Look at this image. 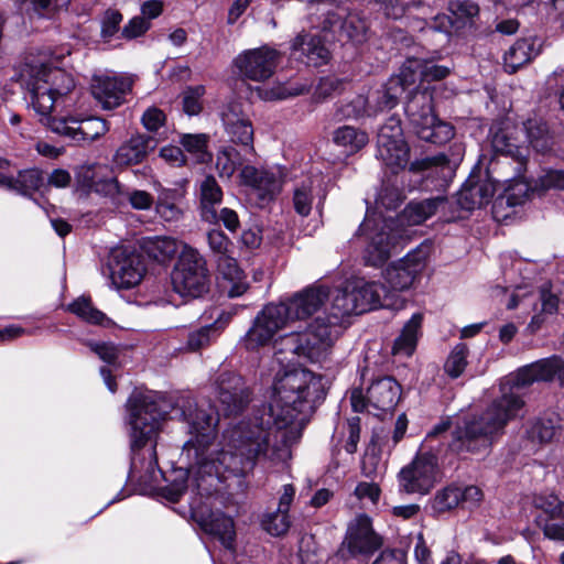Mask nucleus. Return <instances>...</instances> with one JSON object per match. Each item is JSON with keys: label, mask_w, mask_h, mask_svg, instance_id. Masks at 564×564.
I'll return each instance as SVG.
<instances>
[{"label": "nucleus", "mask_w": 564, "mask_h": 564, "mask_svg": "<svg viewBox=\"0 0 564 564\" xmlns=\"http://www.w3.org/2000/svg\"><path fill=\"white\" fill-rule=\"evenodd\" d=\"M151 141L149 137L142 134L132 135L118 148L113 155V163L121 167L140 163L147 156Z\"/></svg>", "instance_id": "nucleus-33"}, {"label": "nucleus", "mask_w": 564, "mask_h": 564, "mask_svg": "<svg viewBox=\"0 0 564 564\" xmlns=\"http://www.w3.org/2000/svg\"><path fill=\"white\" fill-rule=\"evenodd\" d=\"M401 398V387L391 377H381L371 382L364 394L359 388L350 392V403L355 412L371 410L388 412L394 409Z\"/></svg>", "instance_id": "nucleus-12"}, {"label": "nucleus", "mask_w": 564, "mask_h": 564, "mask_svg": "<svg viewBox=\"0 0 564 564\" xmlns=\"http://www.w3.org/2000/svg\"><path fill=\"white\" fill-rule=\"evenodd\" d=\"M422 322V313H414L411 316L404 324L401 334L394 340L392 347L393 355L410 357L414 352L417 339L421 335Z\"/></svg>", "instance_id": "nucleus-35"}, {"label": "nucleus", "mask_w": 564, "mask_h": 564, "mask_svg": "<svg viewBox=\"0 0 564 564\" xmlns=\"http://www.w3.org/2000/svg\"><path fill=\"white\" fill-rule=\"evenodd\" d=\"M45 184L43 173L39 169H28L20 171L18 175L13 176V186L11 191L31 196L36 191L41 189Z\"/></svg>", "instance_id": "nucleus-43"}, {"label": "nucleus", "mask_w": 564, "mask_h": 564, "mask_svg": "<svg viewBox=\"0 0 564 564\" xmlns=\"http://www.w3.org/2000/svg\"><path fill=\"white\" fill-rule=\"evenodd\" d=\"M523 405V400L517 393H503L481 414L465 419L456 425L448 451L459 456L487 451L494 437L502 432L510 420L518 416Z\"/></svg>", "instance_id": "nucleus-6"}, {"label": "nucleus", "mask_w": 564, "mask_h": 564, "mask_svg": "<svg viewBox=\"0 0 564 564\" xmlns=\"http://www.w3.org/2000/svg\"><path fill=\"white\" fill-rule=\"evenodd\" d=\"M329 295L327 288L313 285L275 304L278 307L285 310L283 317L288 325H290L292 322L304 321L311 317L324 305Z\"/></svg>", "instance_id": "nucleus-19"}, {"label": "nucleus", "mask_w": 564, "mask_h": 564, "mask_svg": "<svg viewBox=\"0 0 564 564\" xmlns=\"http://www.w3.org/2000/svg\"><path fill=\"white\" fill-rule=\"evenodd\" d=\"M445 204L446 198L443 196L411 202L397 219L367 212L365 220L357 231V235H365L369 240L365 251L366 262L371 265H380L386 262L404 236L403 231L398 228L399 226L421 225Z\"/></svg>", "instance_id": "nucleus-5"}, {"label": "nucleus", "mask_w": 564, "mask_h": 564, "mask_svg": "<svg viewBox=\"0 0 564 564\" xmlns=\"http://www.w3.org/2000/svg\"><path fill=\"white\" fill-rule=\"evenodd\" d=\"M354 492L359 500H369L372 505H377L381 495V489L375 479H372V481L359 482Z\"/></svg>", "instance_id": "nucleus-61"}, {"label": "nucleus", "mask_w": 564, "mask_h": 564, "mask_svg": "<svg viewBox=\"0 0 564 564\" xmlns=\"http://www.w3.org/2000/svg\"><path fill=\"white\" fill-rule=\"evenodd\" d=\"M291 54L308 66H321L328 62L329 52L317 34L299 33L291 43Z\"/></svg>", "instance_id": "nucleus-27"}, {"label": "nucleus", "mask_w": 564, "mask_h": 564, "mask_svg": "<svg viewBox=\"0 0 564 564\" xmlns=\"http://www.w3.org/2000/svg\"><path fill=\"white\" fill-rule=\"evenodd\" d=\"M131 88L132 79L128 76H95L91 94L102 109L112 110L126 101Z\"/></svg>", "instance_id": "nucleus-24"}, {"label": "nucleus", "mask_w": 564, "mask_h": 564, "mask_svg": "<svg viewBox=\"0 0 564 564\" xmlns=\"http://www.w3.org/2000/svg\"><path fill=\"white\" fill-rule=\"evenodd\" d=\"M332 140L344 154L349 156L358 153L369 143V135L358 127L345 124L334 130Z\"/></svg>", "instance_id": "nucleus-34"}, {"label": "nucleus", "mask_w": 564, "mask_h": 564, "mask_svg": "<svg viewBox=\"0 0 564 564\" xmlns=\"http://www.w3.org/2000/svg\"><path fill=\"white\" fill-rule=\"evenodd\" d=\"M173 192H163L160 194L155 204V212L164 221H177L183 216L182 208L174 202Z\"/></svg>", "instance_id": "nucleus-49"}, {"label": "nucleus", "mask_w": 564, "mask_h": 564, "mask_svg": "<svg viewBox=\"0 0 564 564\" xmlns=\"http://www.w3.org/2000/svg\"><path fill=\"white\" fill-rule=\"evenodd\" d=\"M410 158V148L404 139L389 140L377 135V159L393 172L403 170Z\"/></svg>", "instance_id": "nucleus-29"}, {"label": "nucleus", "mask_w": 564, "mask_h": 564, "mask_svg": "<svg viewBox=\"0 0 564 564\" xmlns=\"http://www.w3.org/2000/svg\"><path fill=\"white\" fill-rule=\"evenodd\" d=\"M391 305L390 292L386 285L364 279L348 282L333 293L325 315L313 318L304 332L292 333L282 338L283 349L275 352V358L282 362L280 355L285 350L311 362H322L332 354L335 343L346 328L347 317Z\"/></svg>", "instance_id": "nucleus-2"}, {"label": "nucleus", "mask_w": 564, "mask_h": 564, "mask_svg": "<svg viewBox=\"0 0 564 564\" xmlns=\"http://www.w3.org/2000/svg\"><path fill=\"white\" fill-rule=\"evenodd\" d=\"M285 310L278 307L275 303L265 305L254 317L248 332L241 337L240 346L254 351L268 346L276 333L289 326L284 319Z\"/></svg>", "instance_id": "nucleus-14"}, {"label": "nucleus", "mask_w": 564, "mask_h": 564, "mask_svg": "<svg viewBox=\"0 0 564 564\" xmlns=\"http://www.w3.org/2000/svg\"><path fill=\"white\" fill-rule=\"evenodd\" d=\"M169 406L165 398L153 391H133L126 403V424L133 453L129 477L151 490L159 487L164 474L158 465L155 446L142 448L156 437L160 422L169 415Z\"/></svg>", "instance_id": "nucleus-4"}, {"label": "nucleus", "mask_w": 564, "mask_h": 564, "mask_svg": "<svg viewBox=\"0 0 564 564\" xmlns=\"http://www.w3.org/2000/svg\"><path fill=\"white\" fill-rule=\"evenodd\" d=\"M543 532L549 539L564 540V512L550 516L543 527Z\"/></svg>", "instance_id": "nucleus-63"}, {"label": "nucleus", "mask_w": 564, "mask_h": 564, "mask_svg": "<svg viewBox=\"0 0 564 564\" xmlns=\"http://www.w3.org/2000/svg\"><path fill=\"white\" fill-rule=\"evenodd\" d=\"M205 532L217 538L228 550H234L236 536L234 520L223 512H212L208 519L202 522Z\"/></svg>", "instance_id": "nucleus-37"}, {"label": "nucleus", "mask_w": 564, "mask_h": 564, "mask_svg": "<svg viewBox=\"0 0 564 564\" xmlns=\"http://www.w3.org/2000/svg\"><path fill=\"white\" fill-rule=\"evenodd\" d=\"M234 313L223 312L214 324L204 326L188 335L187 346L191 350H198L208 346L228 325Z\"/></svg>", "instance_id": "nucleus-40"}, {"label": "nucleus", "mask_w": 564, "mask_h": 564, "mask_svg": "<svg viewBox=\"0 0 564 564\" xmlns=\"http://www.w3.org/2000/svg\"><path fill=\"white\" fill-rule=\"evenodd\" d=\"M208 142L209 135L206 133L182 134L180 139L181 145L197 163H204L210 160Z\"/></svg>", "instance_id": "nucleus-44"}, {"label": "nucleus", "mask_w": 564, "mask_h": 564, "mask_svg": "<svg viewBox=\"0 0 564 564\" xmlns=\"http://www.w3.org/2000/svg\"><path fill=\"white\" fill-rule=\"evenodd\" d=\"M216 393L225 415L240 413L250 402V390L245 380L234 372L219 375L216 380Z\"/></svg>", "instance_id": "nucleus-22"}, {"label": "nucleus", "mask_w": 564, "mask_h": 564, "mask_svg": "<svg viewBox=\"0 0 564 564\" xmlns=\"http://www.w3.org/2000/svg\"><path fill=\"white\" fill-rule=\"evenodd\" d=\"M460 489L446 487L436 492L432 500V509L437 513L448 511L460 502Z\"/></svg>", "instance_id": "nucleus-50"}, {"label": "nucleus", "mask_w": 564, "mask_h": 564, "mask_svg": "<svg viewBox=\"0 0 564 564\" xmlns=\"http://www.w3.org/2000/svg\"><path fill=\"white\" fill-rule=\"evenodd\" d=\"M95 191L110 197L116 204H122L124 187L115 177L95 183Z\"/></svg>", "instance_id": "nucleus-54"}, {"label": "nucleus", "mask_w": 564, "mask_h": 564, "mask_svg": "<svg viewBox=\"0 0 564 564\" xmlns=\"http://www.w3.org/2000/svg\"><path fill=\"white\" fill-rule=\"evenodd\" d=\"M368 31V22L358 13H348L344 21L339 23L340 36L354 44L364 43L367 40Z\"/></svg>", "instance_id": "nucleus-42"}, {"label": "nucleus", "mask_w": 564, "mask_h": 564, "mask_svg": "<svg viewBox=\"0 0 564 564\" xmlns=\"http://www.w3.org/2000/svg\"><path fill=\"white\" fill-rule=\"evenodd\" d=\"M111 284L116 289L129 290L137 286L145 274V265L140 254L117 249L109 262Z\"/></svg>", "instance_id": "nucleus-20"}, {"label": "nucleus", "mask_w": 564, "mask_h": 564, "mask_svg": "<svg viewBox=\"0 0 564 564\" xmlns=\"http://www.w3.org/2000/svg\"><path fill=\"white\" fill-rule=\"evenodd\" d=\"M281 54L278 50L263 45L246 50L234 61L241 77L254 82L269 79L275 72Z\"/></svg>", "instance_id": "nucleus-16"}, {"label": "nucleus", "mask_w": 564, "mask_h": 564, "mask_svg": "<svg viewBox=\"0 0 564 564\" xmlns=\"http://www.w3.org/2000/svg\"><path fill=\"white\" fill-rule=\"evenodd\" d=\"M404 112L413 132L423 141L442 145L454 137L453 126L434 115L433 95L427 88L411 91Z\"/></svg>", "instance_id": "nucleus-7"}, {"label": "nucleus", "mask_w": 564, "mask_h": 564, "mask_svg": "<svg viewBox=\"0 0 564 564\" xmlns=\"http://www.w3.org/2000/svg\"><path fill=\"white\" fill-rule=\"evenodd\" d=\"M122 22V14L115 9H108L101 20V37L109 41L118 31Z\"/></svg>", "instance_id": "nucleus-56"}, {"label": "nucleus", "mask_w": 564, "mask_h": 564, "mask_svg": "<svg viewBox=\"0 0 564 564\" xmlns=\"http://www.w3.org/2000/svg\"><path fill=\"white\" fill-rule=\"evenodd\" d=\"M560 427V417L552 414L538 419L528 431V435L532 441L547 443L554 438Z\"/></svg>", "instance_id": "nucleus-45"}, {"label": "nucleus", "mask_w": 564, "mask_h": 564, "mask_svg": "<svg viewBox=\"0 0 564 564\" xmlns=\"http://www.w3.org/2000/svg\"><path fill=\"white\" fill-rule=\"evenodd\" d=\"M539 191L564 189V170H550L539 177Z\"/></svg>", "instance_id": "nucleus-60"}, {"label": "nucleus", "mask_w": 564, "mask_h": 564, "mask_svg": "<svg viewBox=\"0 0 564 564\" xmlns=\"http://www.w3.org/2000/svg\"><path fill=\"white\" fill-rule=\"evenodd\" d=\"M507 122L517 129L513 133L516 140L511 139V142L525 148L528 151V147L523 145V143L527 142L528 145H530L534 151L539 153H545L552 149L553 135L547 123L542 118H529L522 123V128H518L510 120L506 119L494 129L492 134L497 130L501 129Z\"/></svg>", "instance_id": "nucleus-23"}, {"label": "nucleus", "mask_w": 564, "mask_h": 564, "mask_svg": "<svg viewBox=\"0 0 564 564\" xmlns=\"http://www.w3.org/2000/svg\"><path fill=\"white\" fill-rule=\"evenodd\" d=\"M68 310L90 324H104L107 319L106 315L93 306L89 299L82 296L68 305Z\"/></svg>", "instance_id": "nucleus-48"}, {"label": "nucleus", "mask_w": 564, "mask_h": 564, "mask_svg": "<svg viewBox=\"0 0 564 564\" xmlns=\"http://www.w3.org/2000/svg\"><path fill=\"white\" fill-rule=\"evenodd\" d=\"M448 9L457 19H469L478 14V6L470 0H454L449 2Z\"/></svg>", "instance_id": "nucleus-59"}, {"label": "nucleus", "mask_w": 564, "mask_h": 564, "mask_svg": "<svg viewBox=\"0 0 564 564\" xmlns=\"http://www.w3.org/2000/svg\"><path fill=\"white\" fill-rule=\"evenodd\" d=\"M20 77L31 95L34 110L41 116V122L52 132L74 141L91 142L109 130L107 121L98 117L56 118L50 115L56 99L75 86L72 75L64 69L32 57L22 66Z\"/></svg>", "instance_id": "nucleus-3"}, {"label": "nucleus", "mask_w": 564, "mask_h": 564, "mask_svg": "<svg viewBox=\"0 0 564 564\" xmlns=\"http://www.w3.org/2000/svg\"><path fill=\"white\" fill-rule=\"evenodd\" d=\"M555 356L532 362L519 369L514 378L517 388L525 387L535 381H551L554 379Z\"/></svg>", "instance_id": "nucleus-36"}, {"label": "nucleus", "mask_w": 564, "mask_h": 564, "mask_svg": "<svg viewBox=\"0 0 564 564\" xmlns=\"http://www.w3.org/2000/svg\"><path fill=\"white\" fill-rule=\"evenodd\" d=\"M221 121L232 144L239 145L245 154H254L253 127L238 101L227 102L221 110Z\"/></svg>", "instance_id": "nucleus-21"}, {"label": "nucleus", "mask_w": 564, "mask_h": 564, "mask_svg": "<svg viewBox=\"0 0 564 564\" xmlns=\"http://www.w3.org/2000/svg\"><path fill=\"white\" fill-rule=\"evenodd\" d=\"M542 50V41L536 36L517 40L503 54V66L507 73L513 74L533 61Z\"/></svg>", "instance_id": "nucleus-28"}, {"label": "nucleus", "mask_w": 564, "mask_h": 564, "mask_svg": "<svg viewBox=\"0 0 564 564\" xmlns=\"http://www.w3.org/2000/svg\"><path fill=\"white\" fill-rule=\"evenodd\" d=\"M253 154H245L242 150L236 149L232 144L223 145L216 155V170L220 177L230 178L238 166L249 161Z\"/></svg>", "instance_id": "nucleus-41"}, {"label": "nucleus", "mask_w": 564, "mask_h": 564, "mask_svg": "<svg viewBox=\"0 0 564 564\" xmlns=\"http://www.w3.org/2000/svg\"><path fill=\"white\" fill-rule=\"evenodd\" d=\"M388 83L382 90H378L370 97L355 96L350 101L340 104L336 109L338 119H358L361 117H376L380 112L390 110L397 105H388Z\"/></svg>", "instance_id": "nucleus-25"}, {"label": "nucleus", "mask_w": 564, "mask_h": 564, "mask_svg": "<svg viewBox=\"0 0 564 564\" xmlns=\"http://www.w3.org/2000/svg\"><path fill=\"white\" fill-rule=\"evenodd\" d=\"M187 479H188V470H185V469L175 470L174 478L164 488V497L172 502L178 501L187 488V485H186Z\"/></svg>", "instance_id": "nucleus-52"}, {"label": "nucleus", "mask_w": 564, "mask_h": 564, "mask_svg": "<svg viewBox=\"0 0 564 564\" xmlns=\"http://www.w3.org/2000/svg\"><path fill=\"white\" fill-rule=\"evenodd\" d=\"M321 175L307 176L299 182L293 191V207L295 212L305 217L308 216L313 206L317 209L323 205L326 192Z\"/></svg>", "instance_id": "nucleus-26"}, {"label": "nucleus", "mask_w": 564, "mask_h": 564, "mask_svg": "<svg viewBox=\"0 0 564 564\" xmlns=\"http://www.w3.org/2000/svg\"><path fill=\"white\" fill-rule=\"evenodd\" d=\"M453 65H438L433 59L420 61L408 58L401 66L398 75L388 80V105H398L400 96L413 86L420 78L423 82H434L446 78Z\"/></svg>", "instance_id": "nucleus-10"}, {"label": "nucleus", "mask_w": 564, "mask_h": 564, "mask_svg": "<svg viewBox=\"0 0 564 564\" xmlns=\"http://www.w3.org/2000/svg\"><path fill=\"white\" fill-rule=\"evenodd\" d=\"M205 94V87L202 85L188 87L183 96V109L189 116L198 115L202 110V97Z\"/></svg>", "instance_id": "nucleus-53"}, {"label": "nucleus", "mask_w": 564, "mask_h": 564, "mask_svg": "<svg viewBox=\"0 0 564 564\" xmlns=\"http://www.w3.org/2000/svg\"><path fill=\"white\" fill-rule=\"evenodd\" d=\"M429 248L420 246L401 260L391 263L383 271V279L389 285V292L408 290L416 276L425 268Z\"/></svg>", "instance_id": "nucleus-17"}, {"label": "nucleus", "mask_w": 564, "mask_h": 564, "mask_svg": "<svg viewBox=\"0 0 564 564\" xmlns=\"http://www.w3.org/2000/svg\"><path fill=\"white\" fill-rule=\"evenodd\" d=\"M207 241L210 250L217 258H219L220 256L229 254L231 242L221 230L213 229L208 231Z\"/></svg>", "instance_id": "nucleus-57"}, {"label": "nucleus", "mask_w": 564, "mask_h": 564, "mask_svg": "<svg viewBox=\"0 0 564 564\" xmlns=\"http://www.w3.org/2000/svg\"><path fill=\"white\" fill-rule=\"evenodd\" d=\"M291 527L289 513L275 510L263 514L261 519V528L272 536H283Z\"/></svg>", "instance_id": "nucleus-47"}, {"label": "nucleus", "mask_w": 564, "mask_h": 564, "mask_svg": "<svg viewBox=\"0 0 564 564\" xmlns=\"http://www.w3.org/2000/svg\"><path fill=\"white\" fill-rule=\"evenodd\" d=\"M558 308V299L553 294L549 288L543 286L539 294V308L538 304L534 310L538 311L531 318L527 326V333L533 335L538 333L545 324L549 316L556 314Z\"/></svg>", "instance_id": "nucleus-38"}, {"label": "nucleus", "mask_w": 564, "mask_h": 564, "mask_svg": "<svg viewBox=\"0 0 564 564\" xmlns=\"http://www.w3.org/2000/svg\"><path fill=\"white\" fill-rule=\"evenodd\" d=\"M151 26L150 21L141 17L132 18L122 29L121 36L132 40L144 34Z\"/></svg>", "instance_id": "nucleus-62"}, {"label": "nucleus", "mask_w": 564, "mask_h": 564, "mask_svg": "<svg viewBox=\"0 0 564 564\" xmlns=\"http://www.w3.org/2000/svg\"><path fill=\"white\" fill-rule=\"evenodd\" d=\"M382 538L372 528L369 516H356L347 527L345 539L339 550L343 557H369L382 546Z\"/></svg>", "instance_id": "nucleus-13"}, {"label": "nucleus", "mask_w": 564, "mask_h": 564, "mask_svg": "<svg viewBox=\"0 0 564 564\" xmlns=\"http://www.w3.org/2000/svg\"><path fill=\"white\" fill-rule=\"evenodd\" d=\"M200 217L208 224L218 223L216 206L221 203L223 189L214 176L207 175L199 185Z\"/></svg>", "instance_id": "nucleus-31"}, {"label": "nucleus", "mask_w": 564, "mask_h": 564, "mask_svg": "<svg viewBox=\"0 0 564 564\" xmlns=\"http://www.w3.org/2000/svg\"><path fill=\"white\" fill-rule=\"evenodd\" d=\"M325 398L323 377L293 367L276 372L271 401L228 426L215 443L219 414L214 405L182 398L173 409L187 424L189 438L183 455L193 462L199 495L217 490L216 482L245 477L257 463L269 467L286 466L316 403Z\"/></svg>", "instance_id": "nucleus-1"}, {"label": "nucleus", "mask_w": 564, "mask_h": 564, "mask_svg": "<svg viewBox=\"0 0 564 564\" xmlns=\"http://www.w3.org/2000/svg\"><path fill=\"white\" fill-rule=\"evenodd\" d=\"M172 285L181 296L200 297L209 290L206 261L194 249L185 248L171 274Z\"/></svg>", "instance_id": "nucleus-9"}, {"label": "nucleus", "mask_w": 564, "mask_h": 564, "mask_svg": "<svg viewBox=\"0 0 564 564\" xmlns=\"http://www.w3.org/2000/svg\"><path fill=\"white\" fill-rule=\"evenodd\" d=\"M468 354L466 344L459 343L454 346L444 364V372L452 379L459 378L468 365Z\"/></svg>", "instance_id": "nucleus-46"}, {"label": "nucleus", "mask_w": 564, "mask_h": 564, "mask_svg": "<svg viewBox=\"0 0 564 564\" xmlns=\"http://www.w3.org/2000/svg\"><path fill=\"white\" fill-rule=\"evenodd\" d=\"M496 192L494 183L489 180H467L458 192V204L463 209L473 210L487 205Z\"/></svg>", "instance_id": "nucleus-30"}, {"label": "nucleus", "mask_w": 564, "mask_h": 564, "mask_svg": "<svg viewBox=\"0 0 564 564\" xmlns=\"http://www.w3.org/2000/svg\"><path fill=\"white\" fill-rule=\"evenodd\" d=\"M437 475V454L421 449L413 460L399 471V489L406 494L426 495L435 486Z\"/></svg>", "instance_id": "nucleus-11"}, {"label": "nucleus", "mask_w": 564, "mask_h": 564, "mask_svg": "<svg viewBox=\"0 0 564 564\" xmlns=\"http://www.w3.org/2000/svg\"><path fill=\"white\" fill-rule=\"evenodd\" d=\"M538 12L547 23L564 24V0H539Z\"/></svg>", "instance_id": "nucleus-51"}, {"label": "nucleus", "mask_w": 564, "mask_h": 564, "mask_svg": "<svg viewBox=\"0 0 564 564\" xmlns=\"http://www.w3.org/2000/svg\"><path fill=\"white\" fill-rule=\"evenodd\" d=\"M128 200L134 209L148 210L153 205V197L150 193L140 189H133L131 192L124 188L122 203Z\"/></svg>", "instance_id": "nucleus-58"}, {"label": "nucleus", "mask_w": 564, "mask_h": 564, "mask_svg": "<svg viewBox=\"0 0 564 564\" xmlns=\"http://www.w3.org/2000/svg\"><path fill=\"white\" fill-rule=\"evenodd\" d=\"M516 130L517 129L507 122L491 137L494 151L512 159L516 163V175L505 192L506 203L511 207L522 205L529 198L530 194L539 191L538 182L531 185L522 175L527 165V150L510 141L511 139L516 140L513 137Z\"/></svg>", "instance_id": "nucleus-8"}, {"label": "nucleus", "mask_w": 564, "mask_h": 564, "mask_svg": "<svg viewBox=\"0 0 564 564\" xmlns=\"http://www.w3.org/2000/svg\"><path fill=\"white\" fill-rule=\"evenodd\" d=\"M239 176L241 183L259 198L260 205L273 200L282 191L283 171L280 167L245 165Z\"/></svg>", "instance_id": "nucleus-18"}, {"label": "nucleus", "mask_w": 564, "mask_h": 564, "mask_svg": "<svg viewBox=\"0 0 564 564\" xmlns=\"http://www.w3.org/2000/svg\"><path fill=\"white\" fill-rule=\"evenodd\" d=\"M165 122L164 112L156 108L150 107L142 116V123L148 131L156 132Z\"/></svg>", "instance_id": "nucleus-64"}, {"label": "nucleus", "mask_w": 564, "mask_h": 564, "mask_svg": "<svg viewBox=\"0 0 564 564\" xmlns=\"http://www.w3.org/2000/svg\"><path fill=\"white\" fill-rule=\"evenodd\" d=\"M143 251L153 260L164 263L176 254L180 242L177 239L167 236H155L144 238L142 241Z\"/></svg>", "instance_id": "nucleus-39"}, {"label": "nucleus", "mask_w": 564, "mask_h": 564, "mask_svg": "<svg viewBox=\"0 0 564 564\" xmlns=\"http://www.w3.org/2000/svg\"><path fill=\"white\" fill-rule=\"evenodd\" d=\"M217 269L219 275L229 283L228 286H224L227 289L229 297H238L247 291L248 283L246 282V276L238 267L236 259L230 254L217 258Z\"/></svg>", "instance_id": "nucleus-32"}, {"label": "nucleus", "mask_w": 564, "mask_h": 564, "mask_svg": "<svg viewBox=\"0 0 564 564\" xmlns=\"http://www.w3.org/2000/svg\"><path fill=\"white\" fill-rule=\"evenodd\" d=\"M285 310L278 307L275 303L265 305L254 317L248 332L241 337L240 346L254 351L268 346L276 333L289 326L284 319Z\"/></svg>", "instance_id": "nucleus-15"}, {"label": "nucleus", "mask_w": 564, "mask_h": 564, "mask_svg": "<svg viewBox=\"0 0 564 564\" xmlns=\"http://www.w3.org/2000/svg\"><path fill=\"white\" fill-rule=\"evenodd\" d=\"M310 90V86L306 84L296 85L294 87L276 86L271 90H265L261 94V97L267 100L285 99L303 95Z\"/></svg>", "instance_id": "nucleus-55"}]
</instances>
